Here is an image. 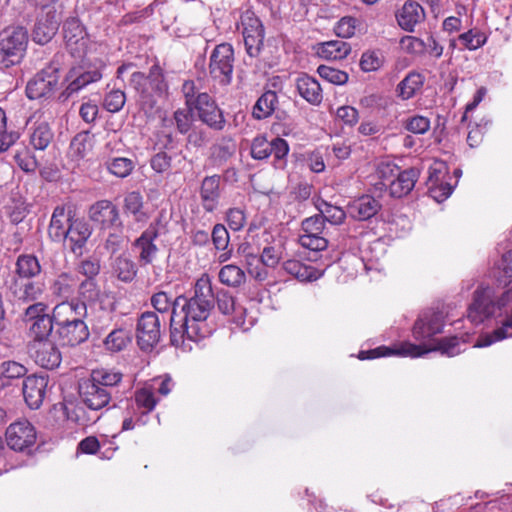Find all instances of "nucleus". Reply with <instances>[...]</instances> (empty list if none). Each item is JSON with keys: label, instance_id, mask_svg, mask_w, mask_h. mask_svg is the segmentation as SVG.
Masks as SVG:
<instances>
[{"label": "nucleus", "instance_id": "4468645a", "mask_svg": "<svg viewBox=\"0 0 512 512\" xmlns=\"http://www.w3.org/2000/svg\"><path fill=\"white\" fill-rule=\"evenodd\" d=\"M60 25V14L56 8H48L37 15V25L34 28V42L38 44L48 43L56 34Z\"/></svg>", "mask_w": 512, "mask_h": 512}, {"label": "nucleus", "instance_id": "4c0bfd02", "mask_svg": "<svg viewBox=\"0 0 512 512\" xmlns=\"http://www.w3.org/2000/svg\"><path fill=\"white\" fill-rule=\"evenodd\" d=\"M218 277L222 284L233 288L240 287L246 281L244 271L234 264L223 266L219 271Z\"/></svg>", "mask_w": 512, "mask_h": 512}, {"label": "nucleus", "instance_id": "6ab92c4d", "mask_svg": "<svg viewBox=\"0 0 512 512\" xmlns=\"http://www.w3.org/2000/svg\"><path fill=\"white\" fill-rule=\"evenodd\" d=\"M443 322L439 313H426L414 324L413 335L416 340H430L433 336L442 333Z\"/></svg>", "mask_w": 512, "mask_h": 512}, {"label": "nucleus", "instance_id": "5fc2aeb1", "mask_svg": "<svg viewBox=\"0 0 512 512\" xmlns=\"http://www.w3.org/2000/svg\"><path fill=\"white\" fill-rule=\"evenodd\" d=\"M179 316L178 311H175V308L172 310V315L170 319V338L171 343L173 345H180L184 338H187L186 332H182V326L183 318H180L179 321H177V317Z\"/></svg>", "mask_w": 512, "mask_h": 512}, {"label": "nucleus", "instance_id": "37998d69", "mask_svg": "<svg viewBox=\"0 0 512 512\" xmlns=\"http://www.w3.org/2000/svg\"><path fill=\"white\" fill-rule=\"evenodd\" d=\"M215 302L219 311L224 315H229L236 311L242 313L245 310L243 307L237 306L234 297L224 289L217 291Z\"/></svg>", "mask_w": 512, "mask_h": 512}, {"label": "nucleus", "instance_id": "cd10ccee", "mask_svg": "<svg viewBox=\"0 0 512 512\" xmlns=\"http://www.w3.org/2000/svg\"><path fill=\"white\" fill-rule=\"evenodd\" d=\"M512 337V309L507 311L502 325L492 333L480 335L474 344V347H488L496 341Z\"/></svg>", "mask_w": 512, "mask_h": 512}, {"label": "nucleus", "instance_id": "dca6fc26", "mask_svg": "<svg viewBox=\"0 0 512 512\" xmlns=\"http://www.w3.org/2000/svg\"><path fill=\"white\" fill-rule=\"evenodd\" d=\"M386 169L390 170L392 176H394V171H396V178L390 181L389 189L390 194L393 197L401 198L409 194L415 186V183L418 180L420 172L417 168H409L403 171H399V168L396 166L390 167L386 166Z\"/></svg>", "mask_w": 512, "mask_h": 512}, {"label": "nucleus", "instance_id": "20e7f679", "mask_svg": "<svg viewBox=\"0 0 512 512\" xmlns=\"http://www.w3.org/2000/svg\"><path fill=\"white\" fill-rule=\"evenodd\" d=\"M28 37L23 28L0 33V64L10 67L20 62L27 48Z\"/></svg>", "mask_w": 512, "mask_h": 512}, {"label": "nucleus", "instance_id": "393cba45", "mask_svg": "<svg viewBox=\"0 0 512 512\" xmlns=\"http://www.w3.org/2000/svg\"><path fill=\"white\" fill-rule=\"evenodd\" d=\"M72 211H66L64 206H57L51 216L48 234L54 241H61L65 239L66 231L70 221H72Z\"/></svg>", "mask_w": 512, "mask_h": 512}, {"label": "nucleus", "instance_id": "e2e57ef3", "mask_svg": "<svg viewBox=\"0 0 512 512\" xmlns=\"http://www.w3.org/2000/svg\"><path fill=\"white\" fill-rule=\"evenodd\" d=\"M209 142V136L206 129L201 127H193L187 136V144L195 148H202Z\"/></svg>", "mask_w": 512, "mask_h": 512}, {"label": "nucleus", "instance_id": "1a4fd4ad", "mask_svg": "<svg viewBox=\"0 0 512 512\" xmlns=\"http://www.w3.org/2000/svg\"><path fill=\"white\" fill-rule=\"evenodd\" d=\"M88 217L102 229H123L119 210L110 200H99L92 204L88 210Z\"/></svg>", "mask_w": 512, "mask_h": 512}, {"label": "nucleus", "instance_id": "c756f323", "mask_svg": "<svg viewBox=\"0 0 512 512\" xmlns=\"http://www.w3.org/2000/svg\"><path fill=\"white\" fill-rule=\"evenodd\" d=\"M143 233L134 241V246L140 250L139 262L142 266L152 263L158 251L157 246L154 244L156 239L155 234Z\"/></svg>", "mask_w": 512, "mask_h": 512}, {"label": "nucleus", "instance_id": "c9c22d12", "mask_svg": "<svg viewBox=\"0 0 512 512\" xmlns=\"http://www.w3.org/2000/svg\"><path fill=\"white\" fill-rule=\"evenodd\" d=\"M277 103L278 97L276 92L272 90L264 92L253 107L252 114L254 118L261 120L269 117L274 112Z\"/></svg>", "mask_w": 512, "mask_h": 512}, {"label": "nucleus", "instance_id": "6e6552de", "mask_svg": "<svg viewBox=\"0 0 512 512\" xmlns=\"http://www.w3.org/2000/svg\"><path fill=\"white\" fill-rule=\"evenodd\" d=\"M6 442L14 451L30 455L32 452V425L27 419L10 424L6 430Z\"/></svg>", "mask_w": 512, "mask_h": 512}, {"label": "nucleus", "instance_id": "bb28decb", "mask_svg": "<svg viewBox=\"0 0 512 512\" xmlns=\"http://www.w3.org/2000/svg\"><path fill=\"white\" fill-rule=\"evenodd\" d=\"M296 88L299 94L310 104L319 105L322 102V89L315 78L307 74L300 75L296 80Z\"/></svg>", "mask_w": 512, "mask_h": 512}, {"label": "nucleus", "instance_id": "5701e85b", "mask_svg": "<svg viewBox=\"0 0 512 512\" xmlns=\"http://www.w3.org/2000/svg\"><path fill=\"white\" fill-rule=\"evenodd\" d=\"M381 209L378 200L370 195H364L348 205V214L355 220L365 221L375 216Z\"/></svg>", "mask_w": 512, "mask_h": 512}, {"label": "nucleus", "instance_id": "412c9836", "mask_svg": "<svg viewBox=\"0 0 512 512\" xmlns=\"http://www.w3.org/2000/svg\"><path fill=\"white\" fill-rule=\"evenodd\" d=\"M58 67L53 63L41 69L34 77V97H47L58 85Z\"/></svg>", "mask_w": 512, "mask_h": 512}, {"label": "nucleus", "instance_id": "e433bc0d", "mask_svg": "<svg viewBox=\"0 0 512 512\" xmlns=\"http://www.w3.org/2000/svg\"><path fill=\"white\" fill-rule=\"evenodd\" d=\"M102 77L101 73L94 69L80 73L67 88L62 92L61 97L63 100L68 99L73 93L78 92L81 88L86 85L100 80Z\"/></svg>", "mask_w": 512, "mask_h": 512}, {"label": "nucleus", "instance_id": "7c9ffc66", "mask_svg": "<svg viewBox=\"0 0 512 512\" xmlns=\"http://www.w3.org/2000/svg\"><path fill=\"white\" fill-rule=\"evenodd\" d=\"M236 152V143L229 138H223L210 148L209 159L216 166L224 165Z\"/></svg>", "mask_w": 512, "mask_h": 512}, {"label": "nucleus", "instance_id": "49530a36", "mask_svg": "<svg viewBox=\"0 0 512 512\" xmlns=\"http://www.w3.org/2000/svg\"><path fill=\"white\" fill-rule=\"evenodd\" d=\"M173 119L180 134H187L193 128V111L190 107L177 109Z\"/></svg>", "mask_w": 512, "mask_h": 512}, {"label": "nucleus", "instance_id": "f3484780", "mask_svg": "<svg viewBox=\"0 0 512 512\" xmlns=\"http://www.w3.org/2000/svg\"><path fill=\"white\" fill-rule=\"evenodd\" d=\"M17 278L14 282V294L19 300L27 301L32 289V257L21 255L16 263Z\"/></svg>", "mask_w": 512, "mask_h": 512}, {"label": "nucleus", "instance_id": "774afa93", "mask_svg": "<svg viewBox=\"0 0 512 512\" xmlns=\"http://www.w3.org/2000/svg\"><path fill=\"white\" fill-rule=\"evenodd\" d=\"M453 187L447 182L430 185L428 187L429 195L438 203L446 200L452 193Z\"/></svg>", "mask_w": 512, "mask_h": 512}, {"label": "nucleus", "instance_id": "338daca9", "mask_svg": "<svg viewBox=\"0 0 512 512\" xmlns=\"http://www.w3.org/2000/svg\"><path fill=\"white\" fill-rule=\"evenodd\" d=\"M212 241L216 249L225 250L229 244V233L224 225L216 224L212 231Z\"/></svg>", "mask_w": 512, "mask_h": 512}, {"label": "nucleus", "instance_id": "a211bd4d", "mask_svg": "<svg viewBox=\"0 0 512 512\" xmlns=\"http://www.w3.org/2000/svg\"><path fill=\"white\" fill-rule=\"evenodd\" d=\"M92 234V228L83 219H72L66 231L64 240L70 243L71 251L75 255H82V249Z\"/></svg>", "mask_w": 512, "mask_h": 512}, {"label": "nucleus", "instance_id": "09e8293b", "mask_svg": "<svg viewBox=\"0 0 512 512\" xmlns=\"http://www.w3.org/2000/svg\"><path fill=\"white\" fill-rule=\"evenodd\" d=\"M282 254L283 247L281 244L266 246L264 247L259 260L264 266L274 268L282 259Z\"/></svg>", "mask_w": 512, "mask_h": 512}, {"label": "nucleus", "instance_id": "f03ea898", "mask_svg": "<svg viewBox=\"0 0 512 512\" xmlns=\"http://www.w3.org/2000/svg\"><path fill=\"white\" fill-rule=\"evenodd\" d=\"M459 341L457 337L450 338H442L436 341V345L430 348H426L422 350L421 345H415L411 343L402 344L398 349L392 350L388 347H377L368 351H361L359 353V359H374L378 357L390 356V355H399V356H412L417 357L421 356L424 353L430 351H441L442 354H445L449 357L457 355L460 353V349H458Z\"/></svg>", "mask_w": 512, "mask_h": 512}, {"label": "nucleus", "instance_id": "4be33fe9", "mask_svg": "<svg viewBox=\"0 0 512 512\" xmlns=\"http://www.w3.org/2000/svg\"><path fill=\"white\" fill-rule=\"evenodd\" d=\"M396 19L403 30L413 32L415 26L424 21L425 12L417 2L407 1L396 14Z\"/></svg>", "mask_w": 512, "mask_h": 512}, {"label": "nucleus", "instance_id": "69168bd1", "mask_svg": "<svg viewBox=\"0 0 512 512\" xmlns=\"http://www.w3.org/2000/svg\"><path fill=\"white\" fill-rule=\"evenodd\" d=\"M1 373L5 378H19L26 374L27 368L15 361H8L1 364Z\"/></svg>", "mask_w": 512, "mask_h": 512}, {"label": "nucleus", "instance_id": "423d86ee", "mask_svg": "<svg viewBox=\"0 0 512 512\" xmlns=\"http://www.w3.org/2000/svg\"><path fill=\"white\" fill-rule=\"evenodd\" d=\"M289 152V145L286 140L275 137L268 141L265 136H257L251 144V156L256 160H264L274 156V166L283 169L286 164V156Z\"/></svg>", "mask_w": 512, "mask_h": 512}, {"label": "nucleus", "instance_id": "c85d7f7f", "mask_svg": "<svg viewBox=\"0 0 512 512\" xmlns=\"http://www.w3.org/2000/svg\"><path fill=\"white\" fill-rule=\"evenodd\" d=\"M112 271L116 277L123 282H131L137 275L136 263L126 254L117 256L112 264Z\"/></svg>", "mask_w": 512, "mask_h": 512}, {"label": "nucleus", "instance_id": "b1692460", "mask_svg": "<svg viewBox=\"0 0 512 512\" xmlns=\"http://www.w3.org/2000/svg\"><path fill=\"white\" fill-rule=\"evenodd\" d=\"M123 213L137 223H145L149 214L145 210L144 197L139 191H130L123 198Z\"/></svg>", "mask_w": 512, "mask_h": 512}, {"label": "nucleus", "instance_id": "8fccbe9b", "mask_svg": "<svg viewBox=\"0 0 512 512\" xmlns=\"http://www.w3.org/2000/svg\"><path fill=\"white\" fill-rule=\"evenodd\" d=\"M79 295L87 302H95L99 299L100 296V288L97 284L96 279H85L79 284Z\"/></svg>", "mask_w": 512, "mask_h": 512}, {"label": "nucleus", "instance_id": "2f4dec72", "mask_svg": "<svg viewBox=\"0 0 512 512\" xmlns=\"http://www.w3.org/2000/svg\"><path fill=\"white\" fill-rule=\"evenodd\" d=\"M122 377L123 375L120 372L102 368L92 370L88 379L113 394L115 388L122 381Z\"/></svg>", "mask_w": 512, "mask_h": 512}, {"label": "nucleus", "instance_id": "6e6d98bb", "mask_svg": "<svg viewBox=\"0 0 512 512\" xmlns=\"http://www.w3.org/2000/svg\"><path fill=\"white\" fill-rule=\"evenodd\" d=\"M243 37L250 35H265L262 22L254 15H246L242 18Z\"/></svg>", "mask_w": 512, "mask_h": 512}, {"label": "nucleus", "instance_id": "c03bdc74", "mask_svg": "<svg viewBox=\"0 0 512 512\" xmlns=\"http://www.w3.org/2000/svg\"><path fill=\"white\" fill-rule=\"evenodd\" d=\"M458 40L466 49L476 50L486 43L487 36L479 30L470 29L469 31L460 34L458 36Z\"/></svg>", "mask_w": 512, "mask_h": 512}, {"label": "nucleus", "instance_id": "864d4df0", "mask_svg": "<svg viewBox=\"0 0 512 512\" xmlns=\"http://www.w3.org/2000/svg\"><path fill=\"white\" fill-rule=\"evenodd\" d=\"M299 241L304 248L313 251H322L328 246V240L322 234H303Z\"/></svg>", "mask_w": 512, "mask_h": 512}, {"label": "nucleus", "instance_id": "052dcab7", "mask_svg": "<svg viewBox=\"0 0 512 512\" xmlns=\"http://www.w3.org/2000/svg\"><path fill=\"white\" fill-rule=\"evenodd\" d=\"M171 156L166 152L160 151L150 159L151 168L157 173H166L171 168Z\"/></svg>", "mask_w": 512, "mask_h": 512}, {"label": "nucleus", "instance_id": "ea45409f", "mask_svg": "<svg viewBox=\"0 0 512 512\" xmlns=\"http://www.w3.org/2000/svg\"><path fill=\"white\" fill-rule=\"evenodd\" d=\"M108 171L116 177L126 178L135 168L134 162L125 157H117L106 161Z\"/></svg>", "mask_w": 512, "mask_h": 512}, {"label": "nucleus", "instance_id": "473e14b6", "mask_svg": "<svg viewBox=\"0 0 512 512\" xmlns=\"http://www.w3.org/2000/svg\"><path fill=\"white\" fill-rule=\"evenodd\" d=\"M191 299L205 304L211 308L214 307L215 295L213 293L210 276L206 273L202 274L201 277L196 281L194 285V295Z\"/></svg>", "mask_w": 512, "mask_h": 512}, {"label": "nucleus", "instance_id": "72a5a7b5", "mask_svg": "<svg viewBox=\"0 0 512 512\" xmlns=\"http://www.w3.org/2000/svg\"><path fill=\"white\" fill-rule=\"evenodd\" d=\"M424 84V76L417 72H410L397 86V95L403 100L412 98Z\"/></svg>", "mask_w": 512, "mask_h": 512}, {"label": "nucleus", "instance_id": "0e129e2a", "mask_svg": "<svg viewBox=\"0 0 512 512\" xmlns=\"http://www.w3.org/2000/svg\"><path fill=\"white\" fill-rule=\"evenodd\" d=\"M135 402L139 407L146 409L145 413L151 412L157 403L153 393L146 388L140 389L135 393Z\"/></svg>", "mask_w": 512, "mask_h": 512}, {"label": "nucleus", "instance_id": "aec40b11", "mask_svg": "<svg viewBox=\"0 0 512 512\" xmlns=\"http://www.w3.org/2000/svg\"><path fill=\"white\" fill-rule=\"evenodd\" d=\"M34 362L45 369H54L61 362V354L53 340L37 341Z\"/></svg>", "mask_w": 512, "mask_h": 512}, {"label": "nucleus", "instance_id": "bf43d9fd", "mask_svg": "<svg viewBox=\"0 0 512 512\" xmlns=\"http://www.w3.org/2000/svg\"><path fill=\"white\" fill-rule=\"evenodd\" d=\"M325 223L322 216L319 214L306 218L302 222V230L304 234H323Z\"/></svg>", "mask_w": 512, "mask_h": 512}, {"label": "nucleus", "instance_id": "39448f33", "mask_svg": "<svg viewBox=\"0 0 512 512\" xmlns=\"http://www.w3.org/2000/svg\"><path fill=\"white\" fill-rule=\"evenodd\" d=\"M234 50L231 44L217 45L211 53L209 73L221 85H229L232 80Z\"/></svg>", "mask_w": 512, "mask_h": 512}, {"label": "nucleus", "instance_id": "ddd939ff", "mask_svg": "<svg viewBox=\"0 0 512 512\" xmlns=\"http://www.w3.org/2000/svg\"><path fill=\"white\" fill-rule=\"evenodd\" d=\"M54 309H50L43 302L34 303V349L36 342L55 339Z\"/></svg>", "mask_w": 512, "mask_h": 512}, {"label": "nucleus", "instance_id": "f704fd0d", "mask_svg": "<svg viewBox=\"0 0 512 512\" xmlns=\"http://www.w3.org/2000/svg\"><path fill=\"white\" fill-rule=\"evenodd\" d=\"M351 51V47L348 43L342 40H333L322 43L317 53L320 57L329 60H337L345 58Z\"/></svg>", "mask_w": 512, "mask_h": 512}, {"label": "nucleus", "instance_id": "0eeeda50", "mask_svg": "<svg viewBox=\"0 0 512 512\" xmlns=\"http://www.w3.org/2000/svg\"><path fill=\"white\" fill-rule=\"evenodd\" d=\"M136 339L139 348L150 352L161 339V324L158 315L154 312H144L138 319L136 326Z\"/></svg>", "mask_w": 512, "mask_h": 512}, {"label": "nucleus", "instance_id": "a18cd8bd", "mask_svg": "<svg viewBox=\"0 0 512 512\" xmlns=\"http://www.w3.org/2000/svg\"><path fill=\"white\" fill-rule=\"evenodd\" d=\"M317 72L322 79L335 85H343L349 79V76L345 71L328 65H320L317 68Z\"/></svg>", "mask_w": 512, "mask_h": 512}, {"label": "nucleus", "instance_id": "58836bf2", "mask_svg": "<svg viewBox=\"0 0 512 512\" xmlns=\"http://www.w3.org/2000/svg\"><path fill=\"white\" fill-rule=\"evenodd\" d=\"M132 340V332L124 328L111 331L105 338L106 348L113 352L123 350Z\"/></svg>", "mask_w": 512, "mask_h": 512}, {"label": "nucleus", "instance_id": "7ed1b4c3", "mask_svg": "<svg viewBox=\"0 0 512 512\" xmlns=\"http://www.w3.org/2000/svg\"><path fill=\"white\" fill-rule=\"evenodd\" d=\"M175 311L180 307L179 316L183 313L182 332H186L187 339L197 341L205 337V331L200 326L209 317L211 307L199 303L191 298L187 299L185 296L180 295L174 299L173 308Z\"/></svg>", "mask_w": 512, "mask_h": 512}, {"label": "nucleus", "instance_id": "13d9d810", "mask_svg": "<svg viewBox=\"0 0 512 512\" xmlns=\"http://www.w3.org/2000/svg\"><path fill=\"white\" fill-rule=\"evenodd\" d=\"M404 127L411 133L424 134L430 128V120L424 116L416 115L408 118L404 123Z\"/></svg>", "mask_w": 512, "mask_h": 512}, {"label": "nucleus", "instance_id": "680f3d73", "mask_svg": "<svg viewBox=\"0 0 512 512\" xmlns=\"http://www.w3.org/2000/svg\"><path fill=\"white\" fill-rule=\"evenodd\" d=\"M356 22L357 20L353 17L341 18L334 29L336 35L341 38L352 37L355 34Z\"/></svg>", "mask_w": 512, "mask_h": 512}, {"label": "nucleus", "instance_id": "de8ad7c7", "mask_svg": "<svg viewBox=\"0 0 512 512\" xmlns=\"http://www.w3.org/2000/svg\"><path fill=\"white\" fill-rule=\"evenodd\" d=\"M73 152L83 158L92 149V136L88 131H82L75 135L70 144Z\"/></svg>", "mask_w": 512, "mask_h": 512}, {"label": "nucleus", "instance_id": "a878e982", "mask_svg": "<svg viewBox=\"0 0 512 512\" xmlns=\"http://www.w3.org/2000/svg\"><path fill=\"white\" fill-rule=\"evenodd\" d=\"M200 196L204 210L214 211L220 197V176H206L201 184Z\"/></svg>", "mask_w": 512, "mask_h": 512}, {"label": "nucleus", "instance_id": "f8f14e48", "mask_svg": "<svg viewBox=\"0 0 512 512\" xmlns=\"http://www.w3.org/2000/svg\"><path fill=\"white\" fill-rule=\"evenodd\" d=\"M496 304L493 301L490 288H478L473 294V301L468 307L467 317L472 323L479 324L491 317L495 312Z\"/></svg>", "mask_w": 512, "mask_h": 512}, {"label": "nucleus", "instance_id": "4d7b16f0", "mask_svg": "<svg viewBox=\"0 0 512 512\" xmlns=\"http://www.w3.org/2000/svg\"><path fill=\"white\" fill-rule=\"evenodd\" d=\"M125 93L119 89L110 91L104 99V107L109 112H118L125 104Z\"/></svg>", "mask_w": 512, "mask_h": 512}, {"label": "nucleus", "instance_id": "3c124183", "mask_svg": "<svg viewBox=\"0 0 512 512\" xmlns=\"http://www.w3.org/2000/svg\"><path fill=\"white\" fill-rule=\"evenodd\" d=\"M101 265L97 257H88L81 260L77 265V271L86 279H95L100 273Z\"/></svg>", "mask_w": 512, "mask_h": 512}, {"label": "nucleus", "instance_id": "a19ab883", "mask_svg": "<svg viewBox=\"0 0 512 512\" xmlns=\"http://www.w3.org/2000/svg\"><path fill=\"white\" fill-rule=\"evenodd\" d=\"M76 286L77 281L73 275L69 273H62L54 281L52 289L53 293L59 297L68 298L73 294Z\"/></svg>", "mask_w": 512, "mask_h": 512}, {"label": "nucleus", "instance_id": "f257e3e1", "mask_svg": "<svg viewBox=\"0 0 512 512\" xmlns=\"http://www.w3.org/2000/svg\"><path fill=\"white\" fill-rule=\"evenodd\" d=\"M54 310L58 316L67 313H75L73 319L59 320V336L63 344L76 346L85 342L89 337V330L82 318L86 314L84 303L63 302L55 306Z\"/></svg>", "mask_w": 512, "mask_h": 512}, {"label": "nucleus", "instance_id": "79ce46f5", "mask_svg": "<svg viewBox=\"0 0 512 512\" xmlns=\"http://www.w3.org/2000/svg\"><path fill=\"white\" fill-rule=\"evenodd\" d=\"M318 210L324 219V223L327 221L332 225H340L346 218V212L342 208L333 206L326 201L321 202Z\"/></svg>", "mask_w": 512, "mask_h": 512}, {"label": "nucleus", "instance_id": "603ef678", "mask_svg": "<svg viewBox=\"0 0 512 512\" xmlns=\"http://www.w3.org/2000/svg\"><path fill=\"white\" fill-rule=\"evenodd\" d=\"M53 138V133L47 123H41L34 129V149H45Z\"/></svg>", "mask_w": 512, "mask_h": 512}, {"label": "nucleus", "instance_id": "9b49d317", "mask_svg": "<svg viewBox=\"0 0 512 512\" xmlns=\"http://www.w3.org/2000/svg\"><path fill=\"white\" fill-rule=\"evenodd\" d=\"M192 111L197 112L200 121L215 130H222L225 126V119L222 111L218 108L212 97L203 92L191 106Z\"/></svg>", "mask_w": 512, "mask_h": 512}, {"label": "nucleus", "instance_id": "9d476101", "mask_svg": "<svg viewBox=\"0 0 512 512\" xmlns=\"http://www.w3.org/2000/svg\"><path fill=\"white\" fill-rule=\"evenodd\" d=\"M78 393L80 401L93 411L107 407L113 398V394L93 383L88 378L79 382Z\"/></svg>", "mask_w": 512, "mask_h": 512}, {"label": "nucleus", "instance_id": "2eb2a0df", "mask_svg": "<svg viewBox=\"0 0 512 512\" xmlns=\"http://www.w3.org/2000/svg\"><path fill=\"white\" fill-rule=\"evenodd\" d=\"M63 34L71 53L79 57L84 55L87 46L86 32L77 17H70L64 22Z\"/></svg>", "mask_w": 512, "mask_h": 512}]
</instances>
